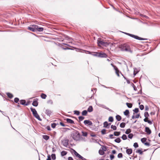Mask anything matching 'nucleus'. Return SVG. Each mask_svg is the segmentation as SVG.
Wrapping results in <instances>:
<instances>
[{
    "mask_svg": "<svg viewBox=\"0 0 160 160\" xmlns=\"http://www.w3.org/2000/svg\"><path fill=\"white\" fill-rule=\"evenodd\" d=\"M145 131L148 134H150L151 133V130H150L149 128L148 127L145 128Z\"/></svg>",
    "mask_w": 160,
    "mask_h": 160,
    "instance_id": "obj_11",
    "label": "nucleus"
},
{
    "mask_svg": "<svg viewBox=\"0 0 160 160\" xmlns=\"http://www.w3.org/2000/svg\"><path fill=\"white\" fill-rule=\"evenodd\" d=\"M60 124L62 126H63V127H65V125L62 122H60Z\"/></svg>",
    "mask_w": 160,
    "mask_h": 160,
    "instance_id": "obj_60",
    "label": "nucleus"
},
{
    "mask_svg": "<svg viewBox=\"0 0 160 160\" xmlns=\"http://www.w3.org/2000/svg\"><path fill=\"white\" fill-rule=\"evenodd\" d=\"M148 118H144L143 120L145 122H147L148 121Z\"/></svg>",
    "mask_w": 160,
    "mask_h": 160,
    "instance_id": "obj_61",
    "label": "nucleus"
},
{
    "mask_svg": "<svg viewBox=\"0 0 160 160\" xmlns=\"http://www.w3.org/2000/svg\"><path fill=\"white\" fill-rule=\"evenodd\" d=\"M144 117L146 118H148V117L149 116L148 113V112H145L144 113Z\"/></svg>",
    "mask_w": 160,
    "mask_h": 160,
    "instance_id": "obj_37",
    "label": "nucleus"
},
{
    "mask_svg": "<svg viewBox=\"0 0 160 160\" xmlns=\"http://www.w3.org/2000/svg\"><path fill=\"white\" fill-rule=\"evenodd\" d=\"M118 157L119 158H122V154L121 153H119L118 155Z\"/></svg>",
    "mask_w": 160,
    "mask_h": 160,
    "instance_id": "obj_49",
    "label": "nucleus"
},
{
    "mask_svg": "<svg viewBox=\"0 0 160 160\" xmlns=\"http://www.w3.org/2000/svg\"><path fill=\"white\" fill-rule=\"evenodd\" d=\"M84 123L85 125H88L89 126H91L92 124V122L89 120H85L84 121Z\"/></svg>",
    "mask_w": 160,
    "mask_h": 160,
    "instance_id": "obj_8",
    "label": "nucleus"
},
{
    "mask_svg": "<svg viewBox=\"0 0 160 160\" xmlns=\"http://www.w3.org/2000/svg\"><path fill=\"white\" fill-rule=\"evenodd\" d=\"M71 136L72 138L75 141L79 140L80 139V134L78 131H74L72 132Z\"/></svg>",
    "mask_w": 160,
    "mask_h": 160,
    "instance_id": "obj_2",
    "label": "nucleus"
},
{
    "mask_svg": "<svg viewBox=\"0 0 160 160\" xmlns=\"http://www.w3.org/2000/svg\"><path fill=\"white\" fill-rule=\"evenodd\" d=\"M87 111L86 110H84L82 112V115H83V116H86L87 115Z\"/></svg>",
    "mask_w": 160,
    "mask_h": 160,
    "instance_id": "obj_26",
    "label": "nucleus"
},
{
    "mask_svg": "<svg viewBox=\"0 0 160 160\" xmlns=\"http://www.w3.org/2000/svg\"><path fill=\"white\" fill-rule=\"evenodd\" d=\"M103 127L107 128H109V123L107 122H104L103 123Z\"/></svg>",
    "mask_w": 160,
    "mask_h": 160,
    "instance_id": "obj_15",
    "label": "nucleus"
},
{
    "mask_svg": "<svg viewBox=\"0 0 160 160\" xmlns=\"http://www.w3.org/2000/svg\"><path fill=\"white\" fill-rule=\"evenodd\" d=\"M109 136L110 138H113V135L112 134L109 135Z\"/></svg>",
    "mask_w": 160,
    "mask_h": 160,
    "instance_id": "obj_62",
    "label": "nucleus"
},
{
    "mask_svg": "<svg viewBox=\"0 0 160 160\" xmlns=\"http://www.w3.org/2000/svg\"><path fill=\"white\" fill-rule=\"evenodd\" d=\"M112 152L113 154H115L116 153V151L115 150H113L112 151Z\"/></svg>",
    "mask_w": 160,
    "mask_h": 160,
    "instance_id": "obj_64",
    "label": "nucleus"
},
{
    "mask_svg": "<svg viewBox=\"0 0 160 160\" xmlns=\"http://www.w3.org/2000/svg\"><path fill=\"white\" fill-rule=\"evenodd\" d=\"M139 116H140V114H137L135 116V118H139Z\"/></svg>",
    "mask_w": 160,
    "mask_h": 160,
    "instance_id": "obj_57",
    "label": "nucleus"
},
{
    "mask_svg": "<svg viewBox=\"0 0 160 160\" xmlns=\"http://www.w3.org/2000/svg\"><path fill=\"white\" fill-rule=\"evenodd\" d=\"M131 132V130L130 129H128L125 132V133L126 134H128Z\"/></svg>",
    "mask_w": 160,
    "mask_h": 160,
    "instance_id": "obj_43",
    "label": "nucleus"
},
{
    "mask_svg": "<svg viewBox=\"0 0 160 160\" xmlns=\"http://www.w3.org/2000/svg\"><path fill=\"white\" fill-rule=\"evenodd\" d=\"M108 121L110 122H112L113 121V118L112 117H110L108 119Z\"/></svg>",
    "mask_w": 160,
    "mask_h": 160,
    "instance_id": "obj_42",
    "label": "nucleus"
},
{
    "mask_svg": "<svg viewBox=\"0 0 160 160\" xmlns=\"http://www.w3.org/2000/svg\"><path fill=\"white\" fill-rule=\"evenodd\" d=\"M132 152V150L131 149H128L126 150V153L128 155H130Z\"/></svg>",
    "mask_w": 160,
    "mask_h": 160,
    "instance_id": "obj_16",
    "label": "nucleus"
},
{
    "mask_svg": "<svg viewBox=\"0 0 160 160\" xmlns=\"http://www.w3.org/2000/svg\"><path fill=\"white\" fill-rule=\"evenodd\" d=\"M30 109L31 111L32 112V114L34 117H35L36 118L38 119L39 120L41 121L42 119L40 118L38 114L37 111L34 108H31Z\"/></svg>",
    "mask_w": 160,
    "mask_h": 160,
    "instance_id": "obj_3",
    "label": "nucleus"
},
{
    "mask_svg": "<svg viewBox=\"0 0 160 160\" xmlns=\"http://www.w3.org/2000/svg\"><path fill=\"white\" fill-rule=\"evenodd\" d=\"M111 160H112L114 158V156L113 155H111L110 156Z\"/></svg>",
    "mask_w": 160,
    "mask_h": 160,
    "instance_id": "obj_54",
    "label": "nucleus"
},
{
    "mask_svg": "<svg viewBox=\"0 0 160 160\" xmlns=\"http://www.w3.org/2000/svg\"><path fill=\"white\" fill-rule=\"evenodd\" d=\"M32 27L35 29V30L36 31V30L38 28V26L36 25H31Z\"/></svg>",
    "mask_w": 160,
    "mask_h": 160,
    "instance_id": "obj_28",
    "label": "nucleus"
},
{
    "mask_svg": "<svg viewBox=\"0 0 160 160\" xmlns=\"http://www.w3.org/2000/svg\"><path fill=\"white\" fill-rule=\"evenodd\" d=\"M57 124H56V123H52V124H51V127L52 128H55L56 125H57Z\"/></svg>",
    "mask_w": 160,
    "mask_h": 160,
    "instance_id": "obj_47",
    "label": "nucleus"
},
{
    "mask_svg": "<svg viewBox=\"0 0 160 160\" xmlns=\"http://www.w3.org/2000/svg\"><path fill=\"white\" fill-rule=\"evenodd\" d=\"M74 114L77 115H79L80 114V112L78 111L75 110L74 111Z\"/></svg>",
    "mask_w": 160,
    "mask_h": 160,
    "instance_id": "obj_41",
    "label": "nucleus"
},
{
    "mask_svg": "<svg viewBox=\"0 0 160 160\" xmlns=\"http://www.w3.org/2000/svg\"><path fill=\"white\" fill-rule=\"evenodd\" d=\"M146 141V138H142L141 139V141L143 143H144V142Z\"/></svg>",
    "mask_w": 160,
    "mask_h": 160,
    "instance_id": "obj_45",
    "label": "nucleus"
},
{
    "mask_svg": "<svg viewBox=\"0 0 160 160\" xmlns=\"http://www.w3.org/2000/svg\"><path fill=\"white\" fill-rule=\"evenodd\" d=\"M84 118V117L82 116H79L78 117L79 120L80 121H82Z\"/></svg>",
    "mask_w": 160,
    "mask_h": 160,
    "instance_id": "obj_38",
    "label": "nucleus"
},
{
    "mask_svg": "<svg viewBox=\"0 0 160 160\" xmlns=\"http://www.w3.org/2000/svg\"><path fill=\"white\" fill-rule=\"evenodd\" d=\"M133 136V134L132 133H130L129 134V135L128 136V137L130 139H132Z\"/></svg>",
    "mask_w": 160,
    "mask_h": 160,
    "instance_id": "obj_44",
    "label": "nucleus"
},
{
    "mask_svg": "<svg viewBox=\"0 0 160 160\" xmlns=\"http://www.w3.org/2000/svg\"><path fill=\"white\" fill-rule=\"evenodd\" d=\"M98 57L100 58H106L107 56L106 54L105 53H98Z\"/></svg>",
    "mask_w": 160,
    "mask_h": 160,
    "instance_id": "obj_7",
    "label": "nucleus"
},
{
    "mask_svg": "<svg viewBox=\"0 0 160 160\" xmlns=\"http://www.w3.org/2000/svg\"><path fill=\"white\" fill-rule=\"evenodd\" d=\"M144 143L145 145L147 146H149L150 145V143L148 142H145Z\"/></svg>",
    "mask_w": 160,
    "mask_h": 160,
    "instance_id": "obj_55",
    "label": "nucleus"
},
{
    "mask_svg": "<svg viewBox=\"0 0 160 160\" xmlns=\"http://www.w3.org/2000/svg\"><path fill=\"white\" fill-rule=\"evenodd\" d=\"M52 158L53 160H55L56 159V155L54 154H52L51 155Z\"/></svg>",
    "mask_w": 160,
    "mask_h": 160,
    "instance_id": "obj_39",
    "label": "nucleus"
},
{
    "mask_svg": "<svg viewBox=\"0 0 160 160\" xmlns=\"http://www.w3.org/2000/svg\"><path fill=\"white\" fill-rule=\"evenodd\" d=\"M133 111L134 112L137 113L139 111V109L138 108H135Z\"/></svg>",
    "mask_w": 160,
    "mask_h": 160,
    "instance_id": "obj_52",
    "label": "nucleus"
},
{
    "mask_svg": "<svg viewBox=\"0 0 160 160\" xmlns=\"http://www.w3.org/2000/svg\"><path fill=\"white\" fill-rule=\"evenodd\" d=\"M116 118L118 121H120L121 119V117L119 115H117L116 116Z\"/></svg>",
    "mask_w": 160,
    "mask_h": 160,
    "instance_id": "obj_21",
    "label": "nucleus"
},
{
    "mask_svg": "<svg viewBox=\"0 0 160 160\" xmlns=\"http://www.w3.org/2000/svg\"><path fill=\"white\" fill-rule=\"evenodd\" d=\"M19 101V99L17 98H14V101L16 103H18Z\"/></svg>",
    "mask_w": 160,
    "mask_h": 160,
    "instance_id": "obj_48",
    "label": "nucleus"
},
{
    "mask_svg": "<svg viewBox=\"0 0 160 160\" xmlns=\"http://www.w3.org/2000/svg\"><path fill=\"white\" fill-rule=\"evenodd\" d=\"M101 133L102 134H106V130L105 129H103L101 131Z\"/></svg>",
    "mask_w": 160,
    "mask_h": 160,
    "instance_id": "obj_50",
    "label": "nucleus"
},
{
    "mask_svg": "<svg viewBox=\"0 0 160 160\" xmlns=\"http://www.w3.org/2000/svg\"><path fill=\"white\" fill-rule=\"evenodd\" d=\"M123 33H124L125 34H126L132 37L133 38L137 39H138V40H144L145 39H144L143 38L139 37L137 36H135L133 34H130L129 33H126V32H123Z\"/></svg>",
    "mask_w": 160,
    "mask_h": 160,
    "instance_id": "obj_5",
    "label": "nucleus"
},
{
    "mask_svg": "<svg viewBox=\"0 0 160 160\" xmlns=\"http://www.w3.org/2000/svg\"><path fill=\"white\" fill-rule=\"evenodd\" d=\"M147 122H148L150 124H152V122L149 120H148Z\"/></svg>",
    "mask_w": 160,
    "mask_h": 160,
    "instance_id": "obj_58",
    "label": "nucleus"
},
{
    "mask_svg": "<svg viewBox=\"0 0 160 160\" xmlns=\"http://www.w3.org/2000/svg\"><path fill=\"white\" fill-rule=\"evenodd\" d=\"M136 152L139 153L140 154L142 155L143 153V152L140 149H138L136 150Z\"/></svg>",
    "mask_w": 160,
    "mask_h": 160,
    "instance_id": "obj_23",
    "label": "nucleus"
},
{
    "mask_svg": "<svg viewBox=\"0 0 160 160\" xmlns=\"http://www.w3.org/2000/svg\"><path fill=\"white\" fill-rule=\"evenodd\" d=\"M122 138L123 140H125L127 139V136L125 134H123L122 137Z\"/></svg>",
    "mask_w": 160,
    "mask_h": 160,
    "instance_id": "obj_34",
    "label": "nucleus"
},
{
    "mask_svg": "<svg viewBox=\"0 0 160 160\" xmlns=\"http://www.w3.org/2000/svg\"><path fill=\"white\" fill-rule=\"evenodd\" d=\"M97 43L98 45L99 46H103L106 47L109 44L107 42H105L101 40V39L100 38H98V40Z\"/></svg>",
    "mask_w": 160,
    "mask_h": 160,
    "instance_id": "obj_4",
    "label": "nucleus"
},
{
    "mask_svg": "<svg viewBox=\"0 0 160 160\" xmlns=\"http://www.w3.org/2000/svg\"><path fill=\"white\" fill-rule=\"evenodd\" d=\"M68 160H73V159L71 157H69L68 158Z\"/></svg>",
    "mask_w": 160,
    "mask_h": 160,
    "instance_id": "obj_63",
    "label": "nucleus"
},
{
    "mask_svg": "<svg viewBox=\"0 0 160 160\" xmlns=\"http://www.w3.org/2000/svg\"><path fill=\"white\" fill-rule=\"evenodd\" d=\"M41 97L42 99H45L47 97V95L45 94L42 93L41 94Z\"/></svg>",
    "mask_w": 160,
    "mask_h": 160,
    "instance_id": "obj_22",
    "label": "nucleus"
},
{
    "mask_svg": "<svg viewBox=\"0 0 160 160\" xmlns=\"http://www.w3.org/2000/svg\"><path fill=\"white\" fill-rule=\"evenodd\" d=\"M28 29L32 31L33 32H36V31L35 30V29L32 27L31 25L30 27H29L28 28Z\"/></svg>",
    "mask_w": 160,
    "mask_h": 160,
    "instance_id": "obj_24",
    "label": "nucleus"
},
{
    "mask_svg": "<svg viewBox=\"0 0 160 160\" xmlns=\"http://www.w3.org/2000/svg\"><path fill=\"white\" fill-rule=\"evenodd\" d=\"M125 125V123L124 122L121 123L120 125V126L121 128H124Z\"/></svg>",
    "mask_w": 160,
    "mask_h": 160,
    "instance_id": "obj_30",
    "label": "nucleus"
},
{
    "mask_svg": "<svg viewBox=\"0 0 160 160\" xmlns=\"http://www.w3.org/2000/svg\"><path fill=\"white\" fill-rule=\"evenodd\" d=\"M43 30V28H39L38 26V28L36 30V31H38L39 32H42Z\"/></svg>",
    "mask_w": 160,
    "mask_h": 160,
    "instance_id": "obj_19",
    "label": "nucleus"
},
{
    "mask_svg": "<svg viewBox=\"0 0 160 160\" xmlns=\"http://www.w3.org/2000/svg\"><path fill=\"white\" fill-rule=\"evenodd\" d=\"M20 103L22 105L27 106L28 104H26V101L24 100H21L20 101Z\"/></svg>",
    "mask_w": 160,
    "mask_h": 160,
    "instance_id": "obj_13",
    "label": "nucleus"
},
{
    "mask_svg": "<svg viewBox=\"0 0 160 160\" xmlns=\"http://www.w3.org/2000/svg\"><path fill=\"white\" fill-rule=\"evenodd\" d=\"M82 135L83 136L86 137L87 135V133L86 132H82Z\"/></svg>",
    "mask_w": 160,
    "mask_h": 160,
    "instance_id": "obj_51",
    "label": "nucleus"
},
{
    "mask_svg": "<svg viewBox=\"0 0 160 160\" xmlns=\"http://www.w3.org/2000/svg\"><path fill=\"white\" fill-rule=\"evenodd\" d=\"M52 112L51 110L47 109L45 111V113L48 116H50L52 113Z\"/></svg>",
    "mask_w": 160,
    "mask_h": 160,
    "instance_id": "obj_14",
    "label": "nucleus"
},
{
    "mask_svg": "<svg viewBox=\"0 0 160 160\" xmlns=\"http://www.w3.org/2000/svg\"><path fill=\"white\" fill-rule=\"evenodd\" d=\"M111 128L113 129L114 130H115L117 129V127L115 126L112 125L111 127Z\"/></svg>",
    "mask_w": 160,
    "mask_h": 160,
    "instance_id": "obj_40",
    "label": "nucleus"
},
{
    "mask_svg": "<svg viewBox=\"0 0 160 160\" xmlns=\"http://www.w3.org/2000/svg\"><path fill=\"white\" fill-rule=\"evenodd\" d=\"M68 139H65L62 140V142L63 145L65 147H67L68 145Z\"/></svg>",
    "mask_w": 160,
    "mask_h": 160,
    "instance_id": "obj_6",
    "label": "nucleus"
},
{
    "mask_svg": "<svg viewBox=\"0 0 160 160\" xmlns=\"http://www.w3.org/2000/svg\"><path fill=\"white\" fill-rule=\"evenodd\" d=\"M99 153L101 155H103L104 153V152L102 150H99Z\"/></svg>",
    "mask_w": 160,
    "mask_h": 160,
    "instance_id": "obj_35",
    "label": "nucleus"
},
{
    "mask_svg": "<svg viewBox=\"0 0 160 160\" xmlns=\"http://www.w3.org/2000/svg\"><path fill=\"white\" fill-rule=\"evenodd\" d=\"M7 95L10 98H12L13 97V95L11 93L9 92L7 93Z\"/></svg>",
    "mask_w": 160,
    "mask_h": 160,
    "instance_id": "obj_25",
    "label": "nucleus"
},
{
    "mask_svg": "<svg viewBox=\"0 0 160 160\" xmlns=\"http://www.w3.org/2000/svg\"><path fill=\"white\" fill-rule=\"evenodd\" d=\"M42 137L43 138L46 140H47L49 138V137L47 135H43Z\"/></svg>",
    "mask_w": 160,
    "mask_h": 160,
    "instance_id": "obj_20",
    "label": "nucleus"
},
{
    "mask_svg": "<svg viewBox=\"0 0 160 160\" xmlns=\"http://www.w3.org/2000/svg\"><path fill=\"white\" fill-rule=\"evenodd\" d=\"M129 113V111L128 110H126L124 112V114L125 115L127 116Z\"/></svg>",
    "mask_w": 160,
    "mask_h": 160,
    "instance_id": "obj_27",
    "label": "nucleus"
},
{
    "mask_svg": "<svg viewBox=\"0 0 160 160\" xmlns=\"http://www.w3.org/2000/svg\"><path fill=\"white\" fill-rule=\"evenodd\" d=\"M73 152L74 155L77 157H78L79 158L81 159L83 158V157L77 152L75 150H73Z\"/></svg>",
    "mask_w": 160,
    "mask_h": 160,
    "instance_id": "obj_9",
    "label": "nucleus"
},
{
    "mask_svg": "<svg viewBox=\"0 0 160 160\" xmlns=\"http://www.w3.org/2000/svg\"><path fill=\"white\" fill-rule=\"evenodd\" d=\"M67 154V152L64 151H63L61 152V154L62 156H64L66 155Z\"/></svg>",
    "mask_w": 160,
    "mask_h": 160,
    "instance_id": "obj_31",
    "label": "nucleus"
},
{
    "mask_svg": "<svg viewBox=\"0 0 160 160\" xmlns=\"http://www.w3.org/2000/svg\"><path fill=\"white\" fill-rule=\"evenodd\" d=\"M93 111V108L92 106H90L88 109V111L91 112Z\"/></svg>",
    "mask_w": 160,
    "mask_h": 160,
    "instance_id": "obj_17",
    "label": "nucleus"
},
{
    "mask_svg": "<svg viewBox=\"0 0 160 160\" xmlns=\"http://www.w3.org/2000/svg\"><path fill=\"white\" fill-rule=\"evenodd\" d=\"M115 68H116V69H115V72H116V74L117 75L118 77H119V70H118V68L117 67H115Z\"/></svg>",
    "mask_w": 160,
    "mask_h": 160,
    "instance_id": "obj_18",
    "label": "nucleus"
},
{
    "mask_svg": "<svg viewBox=\"0 0 160 160\" xmlns=\"http://www.w3.org/2000/svg\"><path fill=\"white\" fill-rule=\"evenodd\" d=\"M114 141L117 143H119L121 142V140L119 138H118L114 140Z\"/></svg>",
    "mask_w": 160,
    "mask_h": 160,
    "instance_id": "obj_32",
    "label": "nucleus"
},
{
    "mask_svg": "<svg viewBox=\"0 0 160 160\" xmlns=\"http://www.w3.org/2000/svg\"><path fill=\"white\" fill-rule=\"evenodd\" d=\"M47 129L48 131H50L51 130V128L49 126H48L47 127Z\"/></svg>",
    "mask_w": 160,
    "mask_h": 160,
    "instance_id": "obj_56",
    "label": "nucleus"
},
{
    "mask_svg": "<svg viewBox=\"0 0 160 160\" xmlns=\"http://www.w3.org/2000/svg\"><path fill=\"white\" fill-rule=\"evenodd\" d=\"M37 99H35L32 103V105L35 107H37L38 105V102L37 101Z\"/></svg>",
    "mask_w": 160,
    "mask_h": 160,
    "instance_id": "obj_10",
    "label": "nucleus"
},
{
    "mask_svg": "<svg viewBox=\"0 0 160 160\" xmlns=\"http://www.w3.org/2000/svg\"><path fill=\"white\" fill-rule=\"evenodd\" d=\"M133 146L135 148H138V143H137V142H135L134 143V144H133Z\"/></svg>",
    "mask_w": 160,
    "mask_h": 160,
    "instance_id": "obj_46",
    "label": "nucleus"
},
{
    "mask_svg": "<svg viewBox=\"0 0 160 160\" xmlns=\"http://www.w3.org/2000/svg\"><path fill=\"white\" fill-rule=\"evenodd\" d=\"M66 121L68 123H74V122L73 121L70 119L67 118L66 119Z\"/></svg>",
    "mask_w": 160,
    "mask_h": 160,
    "instance_id": "obj_12",
    "label": "nucleus"
},
{
    "mask_svg": "<svg viewBox=\"0 0 160 160\" xmlns=\"http://www.w3.org/2000/svg\"><path fill=\"white\" fill-rule=\"evenodd\" d=\"M47 102L48 104H52L53 103L51 99L48 100Z\"/></svg>",
    "mask_w": 160,
    "mask_h": 160,
    "instance_id": "obj_36",
    "label": "nucleus"
},
{
    "mask_svg": "<svg viewBox=\"0 0 160 160\" xmlns=\"http://www.w3.org/2000/svg\"><path fill=\"white\" fill-rule=\"evenodd\" d=\"M119 48L122 51L129 52L131 53L133 52V51L131 49L130 46L126 43L121 44L119 46Z\"/></svg>",
    "mask_w": 160,
    "mask_h": 160,
    "instance_id": "obj_1",
    "label": "nucleus"
},
{
    "mask_svg": "<svg viewBox=\"0 0 160 160\" xmlns=\"http://www.w3.org/2000/svg\"><path fill=\"white\" fill-rule=\"evenodd\" d=\"M120 132H115L114 133V135L115 136H118L120 135Z\"/></svg>",
    "mask_w": 160,
    "mask_h": 160,
    "instance_id": "obj_29",
    "label": "nucleus"
},
{
    "mask_svg": "<svg viewBox=\"0 0 160 160\" xmlns=\"http://www.w3.org/2000/svg\"><path fill=\"white\" fill-rule=\"evenodd\" d=\"M139 108L141 110H142L144 108V107L142 105H140L139 106Z\"/></svg>",
    "mask_w": 160,
    "mask_h": 160,
    "instance_id": "obj_53",
    "label": "nucleus"
},
{
    "mask_svg": "<svg viewBox=\"0 0 160 160\" xmlns=\"http://www.w3.org/2000/svg\"><path fill=\"white\" fill-rule=\"evenodd\" d=\"M47 160H51V158H50V155H48V158L47 159Z\"/></svg>",
    "mask_w": 160,
    "mask_h": 160,
    "instance_id": "obj_59",
    "label": "nucleus"
},
{
    "mask_svg": "<svg viewBox=\"0 0 160 160\" xmlns=\"http://www.w3.org/2000/svg\"><path fill=\"white\" fill-rule=\"evenodd\" d=\"M127 107L129 108H131L132 107V104L131 103H128V102L126 103Z\"/></svg>",
    "mask_w": 160,
    "mask_h": 160,
    "instance_id": "obj_33",
    "label": "nucleus"
}]
</instances>
